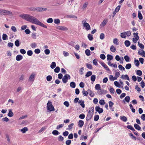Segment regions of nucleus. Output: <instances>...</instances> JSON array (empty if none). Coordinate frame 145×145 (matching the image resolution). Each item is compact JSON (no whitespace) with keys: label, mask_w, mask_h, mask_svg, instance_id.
I'll list each match as a JSON object with an SVG mask.
<instances>
[{"label":"nucleus","mask_w":145,"mask_h":145,"mask_svg":"<svg viewBox=\"0 0 145 145\" xmlns=\"http://www.w3.org/2000/svg\"><path fill=\"white\" fill-rule=\"evenodd\" d=\"M19 16L27 21L31 22L33 24L37 25L44 28H47V27L46 25L43 24L36 18L31 16L29 14H20V15Z\"/></svg>","instance_id":"nucleus-1"},{"label":"nucleus","mask_w":145,"mask_h":145,"mask_svg":"<svg viewBox=\"0 0 145 145\" xmlns=\"http://www.w3.org/2000/svg\"><path fill=\"white\" fill-rule=\"evenodd\" d=\"M94 110V108L93 107H92L90 108L86 117L87 121H89L93 115Z\"/></svg>","instance_id":"nucleus-2"},{"label":"nucleus","mask_w":145,"mask_h":145,"mask_svg":"<svg viewBox=\"0 0 145 145\" xmlns=\"http://www.w3.org/2000/svg\"><path fill=\"white\" fill-rule=\"evenodd\" d=\"M12 13L10 11L0 9V15H8L12 14Z\"/></svg>","instance_id":"nucleus-3"},{"label":"nucleus","mask_w":145,"mask_h":145,"mask_svg":"<svg viewBox=\"0 0 145 145\" xmlns=\"http://www.w3.org/2000/svg\"><path fill=\"white\" fill-rule=\"evenodd\" d=\"M46 10V8L41 7L33 8L31 9V10L33 11L42 12Z\"/></svg>","instance_id":"nucleus-4"},{"label":"nucleus","mask_w":145,"mask_h":145,"mask_svg":"<svg viewBox=\"0 0 145 145\" xmlns=\"http://www.w3.org/2000/svg\"><path fill=\"white\" fill-rule=\"evenodd\" d=\"M47 110L50 111H52L55 110V109L52 105V102L48 101L47 104Z\"/></svg>","instance_id":"nucleus-5"},{"label":"nucleus","mask_w":145,"mask_h":145,"mask_svg":"<svg viewBox=\"0 0 145 145\" xmlns=\"http://www.w3.org/2000/svg\"><path fill=\"white\" fill-rule=\"evenodd\" d=\"M57 29L61 31H67L68 30L67 27L62 26H57L56 27Z\"/></svg>","instance_id":"nucleus-6"},{"label":"nucleus","mask_w":145,"mask_h":145,"mask_svg":"<svg viewBox=\"0 0 145 145\" xmlns=\"http://www.w3.org/2000/svg\"><path fill=\"white\" fill-rule=\"evenodd\" d=\"M95 110L96 112H98L99 114L103 113V109L100 108L99 106H96Z\"/></svg>","instance_id":"nucleus-7"},{"label":"nucleus","mask_w":145,"mask_h":145,"mask_svg":"<svg viewBox=\"0 0 145 145\" xmlns=\"http://www.w3.org/2000/svg\"><path fill=\"white\" fill-rule=\"evenodd\" d=\"M130 98L129 96H127L125 97L124 99L123 100V102L125 103V102H126L127 103H129L130 101Z\"/></svg>","instance_id":"nucleus-8"},{"label":"nucleus","mask_w":145,"mask_h":145,"mask_svg":"<svg viewBox=\"0 0 145 145\" xmlns=\"http://www.w3.org/2000/svg\"><path fill=\"white\" fill-rule=\"evenodd\" d=\"M23 59V56L20 55H17L16 57V60L17 61H20Z\"/></svg>","instance_id":"nucleus-9"},{"label":"nucleus","mask_w":145,"mask_h":145,"mask_svg":"<svg viewBox=\"0 0 145 145\" xmlns=\"http://www.w3.org/2000/svg\"><path fill=\"white\" fill-rule=\"evenodd\" d=\"M83 26L85 27V29L88 30L90 29L91 27L89 24L88 23H87L86 24H84L83 25Z\"/></svg>","instance_id":"nucleus-10"},{"label":"nucleus","mask_w":145,"mask_h":145,"mask_svg":"<svg viewBox=\"0 0 145 145\" xmlns=\"http://www.w3.org/2000/svg\"><path fill=\"white\" fill-rule=\"evenodd\" d=\"M68 80L67 77L65 74L62 78L63 83H66L67 82Z\"/></svg>","instance_id":"nucleus-11"},{"label":"nucleus","mask_w":145,"mask_h":145,"mask_svg":"<svg viewBox=\"0 0 145 145\" xmlns=\"http://www.w3.org/2000/svg\"><path fill=\"white\" fill-rule=\"evenodd\" d=\"M120 118L121 120L125 122H126L127 120V118L125 116H120Z\"/></svg>","instance_id":"nucleus-12"},{"label":"nucleus","mask_w":145,"mask_h":145,"mask_svg":"<svg viewBox=\"0 0 145 145\" xmlns=\"http://www.w3.org/2000/svg\"><path fill=\"white\" fill-rule=\"evenodd\" d=\"M78 103L80 104L83 108H84L85 107L84 102L82 100H80L79 101Z\"/></svg>","instance_id":"nucleus-13"},{"label":"nucleus","mask_w":145,"mask_h":145,"mask_svg":"<svg viewBox=\"0 0 145 145\" xmlns=\"http://www.w3.org/2000/svg\"><path fill=\"white\" fill-rule=\"evenodd\" d=\"M121 78L122 79H127L128 80H129V78L127 74L122 75L121 76Z\"/></svg>","instance_id":"nucleus-14"},{"label":"nucleus","mask_w":145,"mask_h":145,"mask_svg":"<svg viewBox=\"0 0 145 145\" xmlns=\"http://www.w3.org/2000/svg\"><path fill=\"white\" fill-rule=\"evenodd\" d=\"M101 64L106 71H110L109 69L105 63L103 62L102 63H101Z\"/></svg>","instance_id":"nucleus-15"},{"label":"nucleus","mask_w":145,"mask_h":145,"mask_svg":"<svg viewBox=\"0 0 145 145\" xmlns=\"http://www.w3.org/2000/svg\"><path fill=\"white\" fill-rule=\"evenodd\" d=\"M9 112L8 114V116L10 117H12L14 115V114L12 112L11 109H8Z\"/></svg>","instance_id":"nucleus-16"},{"label":"nucleus","mask_w":145,"mask_h":145,"mask_svg":"<svg viewBox=\"0 0 145 145\" xmlns=\"http://www.w3.org/2000/svg\"><path fill=\"white\" fill-rule=\"evenodd\" d=\"M107 58L108 61H111L113 59V57L112 55L110 54H108L107 55Z\"/></svg>","instance_id":"nucleus-17"},{"label":"nucleus","mask_w":145,"mask_h":145,"mask_svg":"<svg viewBox=\"0 0 145 145\" xmlns=\"http://www.w3.org/2000/svg\"><path fill=\"white\" fill-rule=\"evenodd\" d=\"M84 122L83 121L80 120L78 122V126L79 127H81L84 124Z\"/></svg>","instance_id":"nucleus-18"},{"label":"nucleus","mask_w":145,"mask_h":145,"mask_svg":"<svg viewBox=\"0 0 145 145\" xmlns=\"http://www.w3.org/2000/svg\"><path fill=\"white\" fill-rule=\"evenodd\" d=\"M97 93L99 95H101L103 94H104L105 93L104 91L102 89H100L98 90Z\"/></svg>","instance_id":"nucleus-19"},{"label":"nucleus","mask_w":145,"mask_h":145,"mask_svg":"<svg viewBox=\"0 0 145 145\" xmlns=\"http://www.w3.org/2000/svg\"><path fill=\"white\" fill-rule=\"evenodd\" d=\"M70 86L71 88H74L76 87V84L74 82H71L70 83Z\"/></svg>","instance_id":"nucleus-20"},{"label":"nucleus","mask_w":145,"mask_h":145,"mask_svg":"<svg viewBox=\"0 0 145 145\" xmlns=\"http://www.w3.org/2000/svg\"><path fill=\"white\" fill-rule=\"evenodd\" d=\"M88 93L91 97H93L94 95V93L90 89H88Z\"/></svg>","instance_id":"nucleus-21"},{"label":"nucleus","mask_w":145,"mask_h":145,"mask_svg":"<svg viewBox=\"0 0 145 145\" xmlns=\"http://www.w3.org/2000/svg\"><path fill=\"white\" fill-rule=\"evenodd\" d=\"M134 126L135 128L138 130H140L141 129L140 127L138 124L135 123L134 125Z\"/></svg>","instance_id":"nucleus-22"},{"label":"nucleus","mask_w":145,"mask_h":145,"mask_svg":"<svg viewBox=\"0 0 145 145\" xmlns=\"http://www.w3.org/2000/svg\"><path fill=\"white\" fill-rule=\"evenodd\" d=\"M124 43L125 46L127 47L129 46L131 44L130 42L128 40H125V41Z\"/></svg>","instance_id":"nucleus-23"},{"label":"nucleus","mask_w":145,"mask_h":145,"mask_svg":"<svg viewBox=\"0 0 145 145\" xmlns=\"http://www.w3.org/2000/svg\"><path fill=\"white\" fill-rule=\"evenodd\" d=\"M28 129L27 127H25L21 130V131L23 133H25L26 131H28Z\"/></svg>","instance_id":"nucleus-24"},{"label":"nucleus","mask_w":145,"mask_h":145,"mask_svg":"<svg viewBox=\"0 0 145 145\" xmlns=\"http://www.w3.org/2000/svg\"><path fill=\"white\" fill-rule=\"evenodd\" d=\"M56 66V63L55 62H53L50 65L51 68L52 69H54Z\"/></svg>","instance_id":"nucleus-25"},{"label":"nucleus","mask_w":145,"mask_h":145,"mask_svg":"<svg viewBox=\"0 0 145 145\" xmlns=\"http://www.w3.org/2000/svg\"><path fill=\"white\" fill-rule=\"evenodd\" d=\"M85 53L86 55L88 56L90 55V51L89 49H86L85 51Z\"/></svg>","instance_id":"nucleus-26"},{"label":"nucleus","mask_w":145,"mask_h":145,"mask_svg":"<svg viewBox=\"0 0 145 145\" xmlns=\"http://www.w3.org/2000/svg\"><path fill=\"white\" fill-rule=\"evenodd\" d=\"M138 15L139 19L140 20H142L143 18L142 16L140 11H138Z\"/></svg>","instance_id":"nucleus-27"},{"label":"nucleus","mask_w":145,"mask_h":145,"mask_svg":"<svg viewBox=\"0 0 145 145\" xmlns=\"http://www.w3.org/2000/svg\"><path fill=\"white\" fill-rule=\"evenodd\" d=\"M118 40L117 38L114 39L113 40V43L116 45H119V43L118 42Z\"/></svg>","instance_id":"nucleus-28"},{"label":"nucleus","mask_w":145,"mask_h":145,"mask_svg":"<svg viewBox=\"0 0 145 145\" xmlns=\"http://www.w3.org/2000/svg\"><path fill=\"white\" fill-rule=\"evenodd\" d=\"M67 17L69 18H77V17L75 15H67Z\"/></svg>","instance_id":"nucleus-29"},{"label":"nucleus","mask_w":145,"mask_h":145,"mask_svg":"<svg viewBox=\"0 0 145 145\" xmlns=\"http://www.w3.org/2000/svg\"><path fill=\"white\" fill-rule=\"evenodd\" d=\"M116 48L113 45L111 46L110 50L112 52H114L116 51Z\"/></svg>","instance_id":"nucleus-30"},{"label":"nucleus","mask_w":145,"mask_h":145,"mask_svg":"<svg viewBox=\"0 0 145 145\" xmlns=\"http://www.w3.org/2000/svg\"><path fill=\"white\" fill-rule=\"evenodd\" d=\"M96 79V76L95 75H92L91 77V80L93 82L95 81Z\"/></svg>","instance_id":"nucleus-31"},{"label":"nucleus","mask_w":145,"mask_h":145,"mask_svg":"<svg viewBox=\"0 0 145 145\" xmlns=\"http://www.w3.org/2000/svg\"><path fill=\"white\" fill-rule=\"evenodd\" d=\"M107 20H105V19L104 20L101 24V25L100 26L103 27L107 23Z\"/></svg>","instance_id":"nucleus-32"},{"label":"nucleus","mask_w":145,"mask_h":145,"mask_svg":"<svg viewBox=\"0 0 145 145\" xmlns=\"http://www.w3.org/2000/svg\"><path fill=\"white\" fill-rule=\"evenodd\" d=\"M34 75L33 74H31L29 78V80L30 81H34Z\"/></svg>","instance_id":"nucleus-33"},{"label":"nucleus","mask_w":145,"mask_h":145,"mask_svg":"<svg viewBox=\"0 0 145 145\" xmlns=\"http://www.w3.org/2000/svg\"><path fill=\"white\" fill-rule=\"evenodd\" d=\"M54 22L55 24L58 25L60 23V21L59 19H56L54 20Z\"/></svg>","instance_id":"nucleus-34"},{"label":"nucleus","mask_w":145,"mask_h":145,"mask_svg":"<svg viewBox=\"0 0 145 145\" xmlns=\"http://www.w3.org/2000/svg\"><path fill=\"white\" fill-rule=\"evenodd\" d=\"M124 58L126 61L127 62H129V61L130 58L127 55H126L124 56Z\"/></svg>","instance_id":"nucleus-35"},{"label":"nucleus","mask_w":145,"mask_h":145,"mask_svg":"<svg viewBox=\"0 0 145 145\" xmlns=\"http://www.w3.org/2000/svg\"><path fill=\"white\" fill-rule=\"evenodd\" d=\"M125 68L127 69H129L131 67V63L127 64L125 66Z\"/></svg>","instance_id":"nucleus-36"},{"label":"nucleus","mask_w":145,"mask_h":145,"mask_svg":"<svg viewBox=\"0 0 145 145\" xmlns=\"http://www.w3.org/2000/svg\"><path fill=\"white\" fill-rule=\"evenodd\" d=\"M95 89L96 90H99V89H100L101 87L99 84H97L95 86Z\"/></svg>","instance_id":"nucleus-37"},{"label":"nucleus","mask_w":145,"mask_h":145,"mask_svg":"<svg viewBox=\"0 0 145 145\" xmlns=\"http://www.w3.org/2000/svg\"><path fill=\"white\" fill-rule=\"evenodd\" d=\"M99 116L98 115H95L94 117V120L95 121H98L99 118Z\"/></svg>","instance_id":"nucleus-38"},{"label":"nucleus","mask_w":145,"mask_h":145,"mask_svg":"<svg viewBox=\"0 0 145 145\" xmlns=\"http://www.w3.org/2000/svg\"><path fill=\"white\" fill-rule=\"evenodd\" d=\"M88 37L89 40L90 41L92 40L93 39V36L90 34H88Z\"/></svg>","instance_id":"nucleus-39"},{"label":"nucleus","mask_w":145,"mask_h":145,"mask_svg":"<svg viewBox=\"0 0 145 145\" xmlns=\"http://www.w3.org/2000/svg\"><path fill=\"white\" fill-rule=\"evenodd\" d=\"M60 71V68L59 67H57L54 69V71L55 72L58 73Z\"/></svg>","instance_id":"nucleus-40"},{"label":"nucleus","mask_w":145,"mask_h":145,"mask_svg":"<svg viewBox=\"0 0 145 145\" xmlns=\"http://www.w3.org/2000/svg\"><path fill=\"white\" fill-rule=\"evenodd\" d=\"M64 125V123L58 125L56 128V129L57 130L59 129L60 128L62 127Z\"/></svg>","instance_id":"nucleus-41"},{"label":"nucleus","mask_w":145,"mask_h":145,"mask_svg":"<svg viewBox=\"0 0 145 145\" xmlns=\"http://www.w3.org/2000/svg\"><path fill=\"white\" fill-rule=\"evenodd\" d=\"M139 39L138 36H137V37L134 38H133V42L134 43H136L137 42V40Z\"/></svg>","instance_id":"nucleus-42"},{"label":"nucleus","mask_w":145,"mask_h":145,"mask_svg":"<svg viewBox=\"0 0 145 145\" xmlns=\"http://www.w3.org/2000/svg\"><path fill=\"white\" fill-rule=\"evenodd\" d=\"M30 46L32 48H35L36 47L37 44L36 43L34 42L31 44Z\"/></svg>","instance_id":"nucleus-43"},{"label":"nucleus","mask_w":145,"mask_h":145,"mask_svg":"<svg viewBox=\"0 0 145 145\" xmlns=\"http://www.w3.org/2000/svg\"><path fill=\"white\" fill-rule=\"evenodd\" d=\"M114 84L115 86L118 88L120 87V85L117 81H115L114 82Z\"/></svg>","instance_id":"nucleus-44"},{"label":"nucleus","mask_w":145,"mask_h":145,"mask_svg":"<svg viewBox=\"0 0 145 145\" xmlns=\"http://www.w3.org/2000/svg\"><path fill=\"white\" fill-rule=\"evenodd\" d=\"M135 64V65L137 66H138L139 65L140 63L138 60L137 59H135L134 61Z\"/></svg>","instance_id":"nucleus-45"},{"label":"nucleus","mask_w":145,"mask_h":145,"mask_svg":"<svg viewBox=\"0 0 145 145\" xmlns=\"http://www.w3.org/2000/svg\"><path fill=\"white\" fill-rule=\"evenodd\" d=\"M52 133L54 135H57L59 134V132L57 130H54L52 131Z\"/></svg>","instance_id":"nucleus-46"},{"label":"nucleus","mask_w":145,"mask_h":145,"mask_svg":"<svg viewBox=\"0 0 145 145\" xmlns=\"http://www.w3.org/2000/svg\"><path fill=\"white\" fill-rule=\"evenodd\" d=\"M121 37L123 38H125L126 37V34L125 33V32L123 33H121L120 35Z\"/></svg>","instance_id":"nucleus-47"},{"label":"nucleus","mask_w":145,"mask_h":145,"mask_svg":"<svg viewBox=\"0 0 145 145\" xmlns=\"http://www.w3.org/2000/svg\"><path fill=\"white\" fill-rule=\"evenodd\" d=\"M84 71V68L83 67L81 68L79 70V73L80 75H82L84 74L83 71Z\"/></svg>","instance_id":"nucleus-48"},{"label":"nucleus","mask_w":145,"mask_h":145,"mask_svg":"<svg viewBox=\"0 0 145 145\" xmlns=\"http://www.w3.org/2000/svg\"><path fill=\"white\" fill-rule=\"evenodd\" d=\"M52 77L51 75L48 76L46 77V80L48 81H50L52 79Z\"/></svg>","instance_id":"nucleus-49"},{"label":"nucleus","mask_w":145,"mask_h":145,"mask_svg":"<svg viewBox=\"0 0 145 145\" xmlns=\"http://www.w3.org/2000/svg\"><path fill=\"white\" fill-rule=\"evenodd\" d=\"M92 74V72L91 71H88L87 72L85 76L86 77H88L91 75Z\"/></svg>","instance_id":"nucleus-50"},{"label":"nucleus","mask_w":145,"mask_h":145,"mask_svg":"<svg viewBox=\"0 0 145 145\" xmlns=\"http://www.w3.org/2000/svg\"><path fill=\"white\" fill-rule=\"evenodd\" d=\"M27 54L28 56H31L33 54V52L31 50H28L27 52Z\"/></svg>","instance_id":"nucleus-51"},{"label":"nucleus","mask_w":145,"mask_h":145,"mask_svg":"<svg viewBox=\"0 0 145 145\" xmlns=\"http://www.w3.org/2000/svg\"><path fill=\"white\" fill-rule=\"evenodd\" d=\"M114 103L113 102H112L111 101H110L109 102V105L110 109H112V107L114 105Z\"/></svg>","instance_id":"nucleus-52"},{"label":"nucleus","mask_w":145,"mask_h":145,"mask_svg":"<svg viewBox=\"0 0 145 145\" xmlns=\"http://www.w3.org/2000/svg\"><path fill=\"white\" fill-rule=\"evenodd\" d=\"M7 34H3V35L2 39L3 40H5L6 39H7Z\"/></svg>","instance_id":"nucleus-53"},{"label":"nucleus","mask_w":145,"mask_h":145,"mask_svg":"<svg viewBox=\"0 0 145 145\" xmlns=\"http://www.w3.org/2000/svg\"><path fill=\"white\" fill-rule=\"evenodd\" d=\"M118 68L121 71L123 70V71H125V69L124 67L122 66L121 65H119L118 66Z\"/></svg>","instance_id":"nucleus-54"},{"label":"nucleus","mask_w":145,"mask_h":145,"mask_svg":"<svg viewBox=\"0 0 145 145\" xmlns=\"http://www.w3.org/2000/svg\"><path fill=\"white\" fill-rule=\"evenodd\" d=\"M79 117L81 119H84L85 117V115L84 114H81L79 116Z\"/></svg>","instance_id":"nucleus-55"},{"label":"nucleus","mask_w":145,"mask_h":145,"mask_svg":"<svg viewBox=\"0 0 145 145\" xmlns=\"http://www.w3.org/2000/svg\"><path fill=\"white\" fill-rule=\"evenodd\" d=\"M20 52L23 54H24L26 53V52L25 50L23 49H21L20 50Z\"/></svg>","instance_id":"nucleus-56"},{"label":"nucleus","mask_w":145,"mask_h":145,"mask_svg":"<svg viewBox=\"0 0 145 145\" xmlns=\"http://www.w3.org/2000/svg\"><path fill=\"white\" fill-rule=\"evenodd\" d=\"M136 74L137 75L140 76L142 74V72L140 70H137Z\"/></svg>","instance_id":"nucleus-57"},{"label":"nucleus","mask_w":145,"mask_h":145,"mask_svg":"<svg viewBox=\"0 0 145 145\" xmlns=\"http://www.w3.org/2000/svg\"><path fill=\"white\" fill-rule=\"evenodd\" d=\"M46 21L48 23H52L53 22V20L52 18H49Z\"/></svg>","instance_id":"nucleus-58"},{"label":"nucleus","mask_w":145,"mask_h":145,"mask_svg":"<svg viewBox=\"0 0 145 145\" xmlns=\"http://www.w3.org/2000/svg\"><path fill=\"white\" fill-rule=\"evenodd\" d=\"M100 58L103 60L105 59L106 58L105 56L103 54H101L100 56Z\"/></svg>","instance_id":"nucleus-59"},{"label":"nucleus","mask_w":145,"mask_h":145,"mask_svg":"<svg viewBox=\"0 0 145 145\" xmlns=\"http://www.w3.org/2000/svg\"><path fill=\"white\" fill-rule=\"evenodd\" d=\"M109 91H110V92L111 93L113 94L114 93V90L113 88H112L111 87H110V88Z\"/></svg>","instance_id":"nucleus-60"},{"label":"nucleus","mask_w":145,"mask_h":145,"mask_svg":"<svg viewBox=\"0 0 145 145\" xmlns=\"http://www.w3.org/2000/svg\"><path fill=\"white\" fill-rule=\"evenodd\" d=\"M99 104L102 105H104L105 103V102L103 100H102V99L100 100L99 101Z\"/></svg>","instance_id":"nucleus-61"},{"label":"nucleus","mask_w":145,"mask_h":145,"mask_svg":"<svg viewBox=\"0 0 145 145\" xmlns=\"http://www.w3.org/2000/svg\"><path fill=\"white\" fill-rule=\"evenodd\" d=\"M105 37V35L103 33H101L100 36V38L101 40L103 39Z\"/></svg>","instance_id":"nucleus-62"},{"label":"nucleus","mask_w":145,"mask_h":145,"mask_svg":"<svg viewBox=\"0 0 145 145\" xmlns=\"http://www.w3.org/2000/svg\"><path fill=\"white\" fill-rule=\"evenodd\" d=\"M20 42L18 40H16L15 42V45L17 47L19 46Z\"/></svg>","instance_id":"nucleus-63"},{"label":"nucleus","mask_w":145,"mask_h":145,"mask_svg":"<svg viewBox=\"0 0 145 145\" xmlns=\"http://www.w3.org/2000/svg\"><path fill=\"white\" fill-rule=\"evenodd\" d=\"M64 105L66 106L67 107H68L69 106V102L67 101H65L63 103Z\"/></svg>","instance_id":"nucleus-64"}]
</instances>
